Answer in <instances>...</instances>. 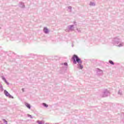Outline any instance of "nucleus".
I'll return each instance as SVG.
<instances>
[{
    "instance_id": "1",
    "label": "nucleus",
    "mask_w": 124,
    "mask_h": 124,
    "mask_svg": "<svg viewBox=\"0 0 124 124\" xmlns=\"http://www.w3.org/2000/svg\"><path fill=\"white\" fill-rule=\"evenodd\" d=\"M72 59H73L74 60V62L73 63L75 64H76L77 62H78V63L79 64H81L82 63V61H81V59H80L79 58V57H78V56H77V55H74L73 56V57L72 58Z\"/></svg>"
},
{
    "instance_id": "2",
    "label": "nucleus",
    "mask_w": 124,
    "mask_h": 124,
    "mask_svg": "<svg viewBox=\"0 0 124 124\" xmlns=\"http://www.w3.org/2000/svg\"><path fill=\"white\" fill-rule=\"evenodd\" d=\"M4 93L6 96H9L11 98H13V96H11L9 93L6 90H4Z\"/></svg>"
},
{
    "instance_id": "3",
    "label": "nucleus",
    "mask_w": 124,
    "mask_h": 124,
    "mask_svg": "<svg viewBox=\"0 0 124 124\" xmlns=\"http://www.w3.org/2000/svg\"><path fill=\"white\" fill-rule=\"evenodd\" d=\"M44 32H45V33H48V29L46 28H45L44 29Z\"/></svg>"
},
{
    "instance_id": "4",
    "label": "nucleus",
    "mask_w": 124,
    "mask_h": 124,
    "mask_svg": "<svg viewBox=\"0 0 124 124\" xmlns=\"http://www.w3.org/2000/svg\"><path fill=\"white\" fill-rule=\"evenodd\" d=\"M25 105L27 108H29V109H31V105L28 103L25 104Z\"/></svg>"
},
{
    "instance_id": "5",
    "label": "nucleus",
    "mask_w": 124,
    "mask_h": 124,
    "mask_svg": "<svg viewBox=\"0 0 124 124\" xmlns=\"http://www.w3.org/2000/svg\"><path fill=\"white\" fill-rule=\"evenodd\" d=\"M43 105L45 107H48V105L45 103H43Z\"/></svg>"
},
{
    "instance_id": "6",
    "label": "nucleus",
    "mask_w": 124,
    "mask_h": 124,
    "mask_svg": "<svg viewBox=\"0 0 124 124\" xmlns=\"http://www.w3.org/2000/svg\"><path fill=\"white\" fill-rule=\"evenodd\" d=\"M109 62H110L111 64H112V65H113V64H114V62H113V61L110 60V61H109Z\"/></svg>"
},
{
    "instance_id": "7",
    "label": "nucleus",
    "mask_w": 124,
    "mask_h": 124,
    "mask_svg": "<svg viewBox=\"0 0 124 124\" xmlns=\"http://www.w3.org/2000/svg\"><path fill=\"white\" fill-rule=\"evenodd\" d=\"M79 65H80V69H83V65H81V64H79Z\"/></svg>"
},
{
    "instance_id": "8",
    "label": "nucleus",
    "mask_w": 124,
    "mask_h": 124,
    "mask_svg": "<svg viewBox=\"0 0 124 124\" xmlns=\"http://www.w3.org/2000/svg\"><path fill=\"white\" fill-rule=\"evenodd\" d=\"M39 124H42V121H38Z\"/></svg>"
},
{
    "instance_id": "9",
    "label": "nucleus",
    "mask_w": 124,
    "mask_h": 124,
    "mask_svg": "<svg viewBox=\"0 0 124 124\" xmlns=\"http://www.w3.org/2000/svg\"><path fill=\"white\" fill-rule=\"evenodd\" d=\"M64 65H67V63L65 62V63H64Z\"/></svg>"
},
{
    "instance_id": "10",
    "label": "nucleus",
    "mask_w": 124,
    "mask_h": 124,
    "mask_svg": "<svg viewBox=\"0 0 124 124\" xmlns=\"http://www.w3.org/2000/svg\"><path fill=\"white\" fill-rule=\"evenodd\" d=\"M22 90L23 91V92H24V89H22Z\"/></svg>"
}]
</instances>
